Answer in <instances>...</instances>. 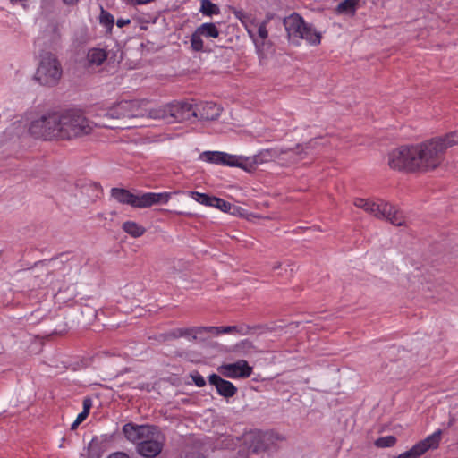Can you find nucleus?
Returning <instances> with one entry per match:
<instances>
[{
	"instance_id": "f257e3e1",
	"label": "nucleus",
	"mask_w": 458,
	"mask_h": 458,
	"mask_svg": "<svg viewBox=\"0 0 458 458\" xmlns=\"http://www.w3.org/2000/svg\"><path fill=\"white\" fill-rule=\"evenodd\" d=\"M148 102L145 100H123L107 109H99L93 118H98V127L130 129L142 126L140 122L147 116Z\"/></svg>"
},
{
	"instance_id": "f03ea898",
	"label": "nucleus",
	"mask_w": 458,
	"mask_h": 458,
	"mask_svg": "<svg viewBox=\"0 0 458 458\" xmlns=\"http://www.w3.org/2000/svg\"><path fill=\"white\" fill-rule=\"evenodd\" d=\"M60 140H72L90 134L98 127V118L89 120L81 109H68L59 113Z\"/></svg>"
},
{
	"instance_id": "7ed1b4c3",
	"label": "nucleus",
	"mask_w": 458,
	"mask_h": 458,
	"mask_svg": "<svg viewBox=\"0 0 458 458\" xmlns=\"http://www.w3.org/2000/svg\"><path fill=\"white\" fill-rule=\"evenodd\" d=\"M418 172L433 171L444 161L446 151L442 138L436 137L421 143L413 144Z\"/></svg>"
},
{
	"instance_id": "20e7f679",
	"label": "nucleus",
	"mask_w": 458,
	"mask_h": 458,
	"mask_svg": "<svg viewBox=\"0 0 458 458\" xmlns=\"http://www.w3.org/2000/svg\"><path fill=\"white\" fill-rule=\"evenodd\" d=\"M110 195L120 204L129 205L136 208H146L157 204H166L170 200L172 193L145 192L135 194L124 188H112Z\"/></svg>"
},
{
	"instance_id": "39448f33",
	"label": "nucleus",
	"mask_w": 458,
	"mask_h": 458,
	"mask_svg": "<svg viewBox=\"0 0 458 458\" xmlns=\"http://www.w3.org/2000/svg\"><path fill=\"white\" fill-rule=\"evenodd\" d=\"M283 23L290 39H304L312 46L320 44V32L312 24L305 22L299 13H293L284 19Z\"/></svg>"
},
{
	"instance_id": "423d86ee",
	"label": "nucleus",
	"mask_w": 458,
	"mask_h": 458,
	"mask_svg": "<svg viewBox=\"0 0 458 458\" xmlns=\"http://www.w3.org/2000/svg\"><path fill=\"white\" fill-rule=\"evenodd\" d=\"M62 74L63 68L57 56L49 51L42 52L34 79L43 86L52 87L59 82Z\"/></svg>"
},
{
	"instance_id": "0eeeda50",
	"label": "nucleus",
	"mask_w": 458,
	"mask_h": 458,
	"mask_svg": "<svg viewBox=\"0 0 458 458\" xmlns=\"http://www.w3.org/2000/svg\"><path fill=\"white\" fill-rule=\"evenodd\" d=\"M59 122V112L42 114L30 122L29 132L45 140H60Z\"/></svg>"
},
{
	"instance_id": "6e6552de",
	"label": "nucleus",
	"mask_w": 458,
	"mask_h": 458,
	"mask_svg": "<svg viewBox=\"0 0 458 458\" xmlns=\"http://www.w3.org/2000/svg\"><path fill=\"white\" fill-rule=\"evenodd\" d=\"M388 166L396 171L418 172L413 145L402 146L387 155Z\"/></svg>"
},
{
	"instance_id": "1a4fd4ad",
	"label": "nucleus",
	"mask_w": 458,
	"mask_h": 458,
	"mask_svg": "<svg viewBox=\"0 0 458 458\" xmlns=\"http://www.w3.org/2000/svg\"><path fill=\"white\" fill-rule=\"evenodd\" d=\"M369 214L377 219H385L395 226H402L405 224L403 212L382 199L373 200Z\"/></svg>"
},
{
	"instance_id": "9d476101",
	"label": "nucleus",
	"mask_w": 458,
	"mask_h": 458,
	"mask_svg": "<svg viewBox=\"0 0 458 458\" xmlns=\"http://www.w3.org/2000/svg\"><path fill=\"white\" fill-rule=\"evenodd\" d=\"M284 439V437L273 431H254L248 437L249 449L253 454H259L269 450Z\"/></svg>"
},
{
	"instance_id": "9b49d317",
	"label": "nucleus",
	"mask_w": 458,
	"mask_h": 458,
	"mask_svg": "<svg viewBox=\"0 0 458 458\" xmlns=\"http://www.w3.org/2000/svg\"><path fill=\"white\" fill-rule=\"evenodd\" d=\"M165 437L157 427L141 443L137 445V452L143 457L155 458L163 450Z\"/></svg>"
},
{
	"instance_id": "f8f14e48",
	"label": "nucleus",
	"mask_w": 458,
	"mask_h": 458,
	"mask_svg": "<svg viewBox=\"0 0 458 458\" xmlns=\"http://www.w3.org/2000/svg\"><path fill=\"white\" fill-rule=\"evenodd\" d=\"M441 438V430H437L418 442L410 450L400 454L396 458H419L430 449H437Z\"/></svg>"
},
{
	"instance_id": "ddd939ff",
	"label": "nucleus",
	"mask_w": 458,
	"mask_h": 458,
	"mask_svg": "<svg viewBox=\"0 0 458 458\" xmlns=\"http://www.w3.org/2000/svg\"><path fill=\"white\" fill-rule=\"evenodd\" d=\"M217 371L229 378H247L253 372V369L244 360H239L233 363H224L217 368Z\"/></svg>"
},
{
	"instance_id": "4468645a",
	"label": "nucleus",
	"mask_w": 458,
	"mask_h": 458,
	"mask_svg": "<svg viewBox=\"0 0 458 458\" xmlns=\"http://www.w3.org/2000/svg\"><path fill=\"white\" fill-rule=\"evenodd\" d=\"M318 144V140L314 139L305 143L304 145H296L294 148L280 149L281 152H284L283 156L284 160L280 161V163L288 165L295 164L305 157L307 150L315 148Z\"/></svg>"
},
{
	"instance_id": "2eb2a0df",
	"label": "nucleus",
	"mask_w": 458,
	"mask_h": 458,
	"mask_svg": "<svg viewBox=\"0 0 458 458\" xmlns=\"http://www.w3.org/2000/svg\"><path fill=\"white\" fill-rule=\"evenodd\" d=\"M156 426L151 425H136L127 423L123 427V432L125 437L132 443H141L148 436L155 430Z\"/></svg>"
},
{
	"instance_id": "dca6fc26",
	"label": "nucleus",
	"mask_w": 458,
	"mask_h": 458,
	"mask_svg": "<svg viewBox=\"0 0 458 458\" xmlns=\"http://www.w3.org/2000/svg\"><path fill=\"white\" fill-rule=\"evenodd\" d=\"M197 117V111L192 104L187 102H173V123L189 121Z\"/></svg>"
},
{
	"instance_id": "f3484780",
	"label": "nucleus",
	"mask_w": 458,
	"mask_h": 458,
	"mask_svg": "<svg viewBox=\"0 0 458 458\" xmlns=\"http://www.w3.org/2000/svg\"><path fill=\"white\" fill-rule=\"evenodd\" d=\"M208 381L210 385L216 387L217 393L225 398L232 397L237 392L236 386L232 382L222 378L216 374L210 375Z\"/></svg>"
},
{
	"instance_id": "a211bd4d",
	"label": "nucleus",
	"mask_w": 458,
	"mask_h": 458,
	"mask_svg": "<svg viewBox=\"0 0 458 458\" xmlns=\"http://www.w3.org/2000/svg\"><path fill=\"white\" fill-rule=\"evenodd\" d=\"M284 153V152H281L278 148L264 149L250 158L252 168H254L255 165L269 161H283L284 160L283 157Z\"/></svg>"
},
{
	"instance_id": "6ab92c4d",
	"label": "nucleus",
	"mask_w": 458,
	"mask_h": 458,
	"mask_svg": "<svg viewBox=\"0 0 458 458\" xmlns=\"http://www.w3.org/2000/svg\"><path fill=\"white\" fill-rule=\"evenodd\" d=\"M194 108L197 111V117L199 115L203 120H215L222 111V108L213 102L201 103Z\"/></svg>"
},
{
	"instance_id": "aec40b11",
	"label": "nucleus",
	"mask_w": 458,
	"mask_h": 458,
	"mask_svg": "<svg viewBox=\"0 0 458 458\" xmlns=\"http://www.w3.org/2000/svg\"><path fill=\"white\" fill-rule=\"evenodd\" d=\"M159 119L167 123H173V103L158 106L154 109H148L145 118Z\"/></svg>"
},
{
	"instance_id": "412c9836",
	"label": "nucleus",
	"mask_w": 458,
	"mask_h": 458,
	"mask_svg": "<svg viewBox=\"0 0 458 458\" xmlns=\"http://www.w3.org/2000/svg\"><path fill=\"white\" fill-rule=\"evenodd\" d=\"M107 58V53L102 48H90L87 54V67L100 66Z\"/></svg>"
},
{
	"instance_id": "4be33fe9",
	"label": "nucleus",
	"mask_w": 458,
	"mask_h": 458,
	"mask_svg": "<svg viewBox=\"0 0 458 458\" xmlns=\"http://www.w3.org/2000/svg\"><path fill=\"white\" fill-rule=\"evenodd\" d=\"M223 165L240 167L246 171H250V169H252V165L250 163V157H243L240 156L230 155L227 153H225Z\"/></svg>"
},
{
	"instance_id": "5701e85b",
	"label": "nucleus",
	"mask_w": 458,
	"mask_h": 458,
	"mask_svg": "<svg viewBox=\"0 0 458 458\" xmlns=\"http://www.w3.org/2000/svg\"><path fill=\"white\" fill-rule=\"evenodd\" d=\"M233 352L243 356H250L259 352L253 343L248 339H244L237 343L233 346Z\"/></svg>"
},
{
	"instance_id": "b1692460",
	"label": "nucleus",
	"mask_w": 458,
	"mask_h": 458,
	"mask_svg": "<svg viewBox=\"0 0 458 458\" xmlns=\"http://www.w3.org/2000/svg\"><path fill=\"white\" fill-rule=\"evenodd\" d=\"M233 13L245 27L250 36L253 37L251 27L254 25V19L252 16L242 9H233Z\"/></svg>"
},
{
	"instance_id": "393cba45",
	"label": "nucleus",
	"mask_w": 458,
	"mask_h": 458,
	"mask_svg": "<svg viewBox=\"0 0 458 458\" xmlns=\"http://www.w3.org/2000/svg\"><path fill=\"white\" fill-rule=\"evenodd\" d=\"M123 230L131 237L138 238L146 232L145 227L134 221H126L122 225Z\"/></svg>"
},
{
	"instance_id": "a878e982",
	"label": "nucleus",
	"mask_w": 458,
	"mask_h": 458,
	"mask_svg": "<svg viewBox=\"0 0 458 458\" xmlns=\"http://www.w3.org/2000/svg\"><path fill=\"white\" fill-rule=\"evenodd\" d=\"M181 337H191V327L174 328L160 335L163 341L174 340Z\"/></svg>"
},
{
	"instance_id": "bb28decb",
	"label": "nucleus",
	"mask_w": 458,
	"mask_h": 458,
	"mask_svg": "<svg viewBox=\"0 0 458 458\" xmlns=\"http://www.w3.org/2000/svg\"><path fill=\"white\" fill-rule=\"evenodd\" d=\"M200 159L208 163L223 165L225 152L219 151H205L200 154Z\"/></svg>"
},
{
	"instance_id": "cd10ccee",
	"label": "nucleus",
	"mask_w": 458,
	"mask_h": 458,
	"mask_svg": "<svg viewBox=\"0 0 458 458\" xmlns=\"http://www.w3.org/2000/svg\"><path fill=\"white\" fill-rule=\"evenodd\" d=\"M197 30L202 36L207 38H216L219 36V30L214 23H203Z\"/></svg>"
},
{
	"instance_id": "c85d7f7f",
	"label": "nucleus",
	"mask_w": 458,
	"mask_h": 458,
	"mask_svg": "<svg viewBox=\"0 0 458 458\" xmlns=\"http://www.w3.org/2000/svg\"><path fill=\"white\" fill-rule=\"evenodd\" d=\"M104 449L102 448L101 443L97 437L93 438L88 446V457L89 458H100Z\"/></svg>"
},
{
	"instance_id": "c756f323",
	"label": "nucleus",
	"mask_w": 458,
	"mask_h": 458,
	"mask_svg": "<svg viewBox=\"0 0 458 458\" xmlns=\"http://www.w3.org/2000/svg\"><path fill=\"white\" fill-rule=\"evenodd\" d=\"M188 194L197 202L208 206L212 207L213 206V200L215 199V196H209L205 193H200L197 191H189Z\"/></svg>"
},
{
	"instance_id": "7c9ffc66",
	"label": "nucleus",
	"mask_w": 458,
	"mask_h": 458,
	"mask_svg": "<svg viewBox=\"0 0 458 458\" xmlns=\"http://www.w3.org/2000/svg\"><path fill=\"white\" fill-rule=\"evenodd\" d=\"M99 23L104 26L107 31H111L114 24V18L109 12L101 8Z\"/></svg>"
},
{
	"instance_id": "2f4dec72",
	"label": "nucleus",
	"mask_w": 458,
	"mask_h": 458,
	"mask_svg": "<svg viewBox=\"0 0 458 458\" xmlns=\"http://www.w3.org/2000/svg\"><path fill=\"white\" fill-rule=\"evenodd\" d=\"M264 328L263 326H255V327H247V331L243 332L242 328H239L236 326H226V327H220V332L221 334H230L233 332L240 333L242 335H246L249 332L257 330V329H262Z\"/></svg>"
},
{
	"instance_id": "473e14b6",
	"label": "nucleus",
	"mask_w": 458,
	"mask_h": 458,
	"mask_svg": "<svg viewBox=\"0 0 458 458\" xmlns=\"http://www.w3.org/2000/svg\"><path fill=\"white\" fill-rule=\"evenodd\" d=\"M359 1L360 0H344L338 4L337 9L339 12L353 13Z\"/></svg>"
},
{
	"instance_id": "72a5a7b5",
	"label": "nucleus",
	"mask_w": 458,
	"mask_h": 458,
	"mask_svg": "<svg viewBox=\"0 0 458 458\" xmlns=\"http://www.w3.org/2000/svg\"><path fill=\"white\" fill-rule=\"evenodd\" d=\"M200 10L204 14H208V15L216 14L219 13V8L217 7V5L213 4L209 0H202L201 1Z\"/></svg>"
},
{
	"instance_id": "f704fd0d",
	"label": "nucleus",
	"mask_w": 458,
	"mask_h": 458,
	"mask_svg": "<svg viewBox=\"0 0 458 458\" xmlns=\"http://www.w3.org/2000/svg\"><path fill=\"white\" fill-rule=\"evenodd\" d=\"M443 140V142L445 145L446 150L449 148L458 146V131H454L452 132H449L445 134L444 137H441Z\"/></svg>"
},
{
	"instance_id": "c9c22d12",
	"label": "nucleus",
	"mask_w": 458,
	"mask_h": 458,
	"mask_svg": "<svg viewBox=\"0 0 458 458\" xmlns=\"http://www.w3.org/2000/svg\"><path fill=\"white\" fill-rule=\"evenodd\" d=\"M396 443V437L394 436H386L377 438L375 441V445L379 448L391 447Z\"/></svg>"
},
{
	"instance_id": "e433bc0d",
	"label": "nucleus",
	"mask_w": 458,
	"mask_h": 458,
	"mask_svg": "<svg viewBox=\"0 0 458 458\" xmlns=\"http://www.w3.org/2000/svg\"><path fill=\"white\" fill-rule=\"evenodd\" d=\"M201 37L202 35L198 31V30L191 36V47L195 51H201L203 49V40Z\"/></svg>"
},
{
	"instance_id": "4c0bfd02",
	"label": "nucleus",
	"mask_w": 458,
	"mask_h": 458,
	"mask_svg": "<svg viewBox=\"0 0 458 458\" xmlns=\"http://www.w3.org/2000/svg\"><path fill=\"white\" fill-rule=\"evenodd\" d=\"M201 327H191V337L194 341L205 342L208 339V334L207 332H199L198 329H200Z\"/></svg>"
},
{
	"instance_id": "58836bf2",
	"label": "nucleus",
	"mask_w": 458,
	"mask_h": 458,
	"mask_svg": "<svg viewBox=\"0 0 458 458\" xmlns=\"http://www.w3.org/2000/svg\"><path fill=\"white\" fill-rule=\"evenodd\" d=\"M373 199L357 198L354 199V206L362 208L365 212L369 213Z\"/></svg>"
},
{
	"instance_id": "ea45409f",
	"label": "nucleus",
	"mask_w": 458,
	"mask_h": 458,
	"mask_svg": "<svg viewBox=\"0 0 458 458\" xmlns=\"http://www.w3.org/2000/svg\"><path fill=\"white\" fill-rule=\"evenodd\" d=\"M230 205H231L230 202H227L223 199L215 197V199L213 200L212 207L216 208L227 213L228 210H230Z\"/></svg>"
},
{
	"instance_id": "a19ab883",
	"label": "nucleus",
	"mask_w": 458,
	"mask_h": 458,
	"mask_svg": "<svg viewBox=\"0 0 458 458\" xmlns=\"http://www.w3.org/2000/svg\"><path fill=\"white\" fill-rule=\"evenodd\" d=\"M199 332H207L208 334V338L211 335H218L221 334L220 327H201L200 329H198Z\"/></svg>"
},
{
	"instance_id": "79ce46f5",
	"label": "nucleus",
	"mask_w": 458,
	"mask_h": 458,
	"mask_svg": "<svg viewBox=\"0 0 458 458\" xmlns=\"http://www.w3.org/2000/svg\"><path fill=\"white\" fill-rule=\"evenodd\" d=\"M191 377L197 386L202 387L206 385V380L199 372L192 373Z\"/></svg>"
},
{
	"instance_id": "37998d69",
	"label": "nucleus",
	"mask_w": 458,
	"mask_h": 458,
	"mask_svg": "<svg viewBox=\"0 0 458 458\" xmlns=\"http://www.w3.org/2000/svg\"><path fill=\"white\" fill-rule=\"evenodd\" d=\"M227 213H229L231 215H233V216H243L245 215V213H246V210L243 209L241 207L235 206V205L231 203L230 210H228Z\"/></svg>"
},
{
	"instance_id": "c03bdc74",
	"label": "nucleus",
	"mask_w": 458,
	"mask_h": 458,
	"mask_svg": "<svg viewBox=\"0 0 458 458\" xmlns=\"http://www.w3.org/2000/svg\"><path fill=\"white\" fill-rule=\"evenodd\" d=\"M267 25L266 24L260 23L258 27V34L262 40H265L268 38V31L267 30Z\"/></svg>"
},
{
	"instance_id": "a18cd8bd",
	"label": "nucleus",
	"mask_w": 458,
	"mask_h": 458,
	"mask_svg": "<svg viewBox=\"0 0 458 458\" xmlns=\"http://www.w3.org/2000/svg\"><path fill=\"white\" fill-rule=\"evenodd\" d=\"M86 187L92 189V191L95 192V195H94L95 198H98L100 196V194L102 193V188L98 183L91 182L89 185H87Z\"/></svg>"
},
{
	"instance_id": "49530a36",
	"label": "nucleus",
	"mask_w": 458,
	"mask_h": 458,
	"mask_svg": "<svg viewBox=\"0 0 458 458\" xmlns=\"http://www.w3.org/2000/svg\"><path fill=\"white\" fill-rule=\"evenodd\" d=\"M182 458H206L200 452L197 450H191L185 453Z\"/></svg>"
},
{
	"instance_id": "de8ad7c7",
	"label": "nucleus",
	"mask_w": 458,
	"mask_h": 458,
	"mask_svg": "<svg viewBox=\"0 0 458 458\" xmlns=\"http://www.w3.org/2000/svg\"><path fill=\"white\" fill-rule=\"evenodd\" d=\"M107 458H129V456L123 452H115L111 454Z\"/></svg>"
},
{
	"instance_id": "09e8293b",
	"label": "nucleus",
	"mask_w": 458,
	"mask_h": 458,
	"mask_svg": "<svg viewBox=\"0 0 458 458\" xmlns=\"http://www.w3.org/2000/svg\"><path fill=\"white\" fill-rule=\"evenodd\" d=\"M91 407V400L87 398L83 401V411H87V413H89V410Z\"/></svg>"
},
{
	"instance_id": "8fccbe9b",
	"label": "nucleus",
	"mask_w": 458,
	"mask_h": 458,
	"mask_svg": "<svg viewBox=\"0 0 458 458\" xmlns=\"http://www.w3.org/2000/svg\"><path fill=\"white\" fill-rule=\"evenodd\" d=\"M275 13H267L261 23L267 25L269 21L275 18Z\"/></svg>"
},
{
	"instance_id": "3c124183",
	"label": "nucleus",
	"mask_w": 458,
	"mask_h": 458,
	"mask_svg": "<svg viewBox=\"0 0 458 458\" xmlns=\"http://www.w3.org/2000/svg\"><path fill=\"white\" fill-rule=\"evenodd\" d=\"M130 22H131V21L129 19H118L116 21V25L119 28H123L125 25H128Z\"/></svg>"
},
{
	"instance_id": "603ef678",
	"label": "nucleus",
	"mask_w": 458,
	"mask_h": 458,
	"mask_svg": "<svg viewBox=\"0 0 458 458\" xmlns=\"http://www.w3.org/2000/svg\"><path fill=\"white\" fill-rule=\"evenodd\" d=\"M89 413H87V411H81V413L78 414L76 420H78V422H82L87 417H88Z\"/></svg>"
},
{
	"instance_id": "864d4df0",
	"label": "nucleus",
	"mask_w": 458,
	"mask_h": 458,
	"mask_svg": "<svg viewBox=\"0 0 458 458\" xmlns=\"http://www.w3.org/2000/svg\"><path fill=\"white\" fill-rule=\"evenodd\" d=\"M53 32H54V34L57 37V38H60L61 34H60V30H59V28H58V26H57V25H55V26L53 27Z\"/></svg>"
},
{
	"instance_id": "5fc2aeb1",
	"label": "nucleus",
	"mask_w": 458,
	"mask_h": 458,
	"mask_svg": "<svg viewBox=\"0 0 458 458\" xmlns=\"http://www.w3.org/2000/svg\"><path fill=\"white\" fill-rule=\"evenodd\" d=\"M29 0H10V2L14 4H17V3H21L24 6H25V3H27Z\"/></svg>"
},
{
	"instance_id": "6e6d98bb",
	"label": "nucleus",
	"mask_w": 458,
	"mask_h": 458,
	"mask_svg": "<svg viewBox=\"0 0 458 458\" xmlns=\"http://www.w3.org/2000/svg\"><path fill=\"white\" fill-rule=\"evenodd\" d=\"M79 424H81V422H78V420H75L74 422L72 424L71 429H75L79 426Z\"/></svg>"
},
{
	"instance_id": "4d7b16f0",
	"label": "nucleus",
	"mask_w": 458,
	"mask_h": 458,
	"mask_svg": "<svg viewBox=\"0 0 458 458\" xmlns=\"http://www.w3.org/2000/svg\"><path fill=\"white\" fill-rule=\"evenodd\" d=\"M79 0H64V2L67 4H73L77 3Z\"/></svg>"
},
{
	"instance_id": "13d9d810",
	"label": "nucleus",
	"mask_w": 458,
	"mask_h": 458,
	"mask_svg": "<svg viewBox=\"0 0 458 458\" xmlns=\"http://www.w3.org/2000/svg\"><path fill=\"white\" fill-rule=\"evenodd\" d=\"M281 267V263L280 262H276L274 266H273V269H277Z\"/></svg>"
}]
</instances>
